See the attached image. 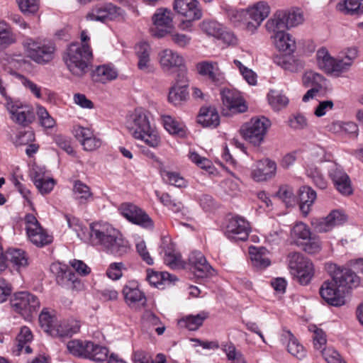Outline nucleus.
Here are the masks:
<instances>
[{
  "mask_svg": "<svg viewBox=\"0 0 363 363\" xmlns=\"http://www.w3.org/2000/svg\"><path fill=\"white\" fill-rule=\"evenodd\" d=\"M285 337L289 338L287 344V350L293 356L301 359L306 355V352L303 347L299 344L298 340L294 337L290 331L285 333Z\"/></svg>",
  "mask_w": 363,
  "mask_h": 363,
  "instance_id": "obj_41",
  "label": "nucleus"
},
{
  "mask_svg": "<svg viewBox=\"0 0 363 363\" xmlns=\"http://www.w3.org/2000/svg\"><path fill=\"white\" fill-rule=\"evenodd\" d=\"M223 350L229 360H236L237 362L244 360L242 353L236 350L233 343L230 342L223 345Z\"/></svg>",
  "mask_w": 363,
  "mask_h": 363,
  "instance_id": "obj_62",
  "label": "nucleus"
},
{
  "mask_svg": "<svg viewBox=\"0 0 363 363\" xmlns=\"http://www.w3.org/2000/svg\"><path fill=\"white\" fill-rule=\"evenodd\" d=\"M270 125L271 122L266 117H255L242 125L240 128V133L245 140L249 143L254 145H259L263 141Z\"/></svg>",
  "mask_w": 363,
  "mask_h": 363,
  "instance_id": "obj_7",
  "label": "nucleus"
},
{
  "mask_svg": "<svg viewBox=\"0 0 363 363\" xmlns=\"http://www.w3.org/2000/svg\"><path fill=\"white\" fill-rule=\"evenodd\" d=\"M67 269L66 265L61 264H52L50 269L56 275L57 283L61 286H67Z\"/></svg>",
  "mask_w": 363,
  "mask_h": 363,
  "instance_id": "obj_53",
  "label": "nucleus"
},
{
  "mask_svg": "<svg viewBox=\"0 0 363 363\" xmlns=\"http://www.w3.org/2000/svg\"><path fill=\"white\" fill-rule=\"evenodd\" d=\"M291 237L295 239V242L298 246L301 245L306 240H308V239L313 235L311 233L308 226L302 223H297L292 228Z\"/></svg>",
  "mask_w": 363,
  "mask_h": 363,
  "instance_id": "obj_37",
  "label": "nucleus"
},
{
  "mask_svg": "<svg viewBox=\"0 0 363 363\" xmlns=\"http://www.w3.org/2000/svg\"><path fill=\"white\" fill-rule=\"evenodd\" d=\"M11 118L16 123L22 126H28L35 120L33 111L28 106H11L9 110Z\"/></svg>",
  "mask_w": 363,
  "mask_h": 363,
  "instance_id": "obj_26",
  "label": "nucleus"
},
{
  "mask_svg": "<svg viewBox=\"0 0 363 363\" xmlns=\"http://www.w3.org/2000/svg\"><path fill=\"white\" fill-rule=\"evenodd\" d=\"M220 96L223 106L233 113H244L247 111V106L238 91L223 89L220 91Z\"/></svg>",
  "mask_w": 363,
  "mask_h": 363,
  "instance_id": "obj_15",
  "label": "nucleus"
},
{
  "mask_svg": "<svg viewBox=\"0 0 363 363\" xmlns=\"http://www.w3.org/2000/svg\"><path fill=\"white\" fill-rule=\"evenodd\" d=\"M272 32L274 33L273 36L274 45L279 51L290 55L295 50V40L289 33L284 31V29Z\"/></svg>",
  "mask_w": 363,
  "mask_h": 363,
  "instance_id": "obj_23",
  "label": "nucleus"
},
{
  "mask_svg": "<svg viewBox=\"0 0 363 363\" xmlns=\"http://www.w3.org/2000/svg\"><path fill=\"white\" fill-rule=\"evenodd\" d=\"M25 53L38 64H47L51 62L56 50L54 43L47 40L27 38L23 42Z\"/></svg>",
  "mask_w": 363,
  "mask_h": 363,
  "instance_id": "obj_4",
  "label": "nucleus"
},
{
  "mask_svg": "<svg viewBox=\"0 0 363 363\" xmlns=\"http://www.w3.org/2000/svg\"><path fill=\"white\" fill-rule=\"evenodd\" d=\"M332 280L337 287L342 289L344 294L349 289L356 288L359 284V277L350 269L337 267L330 264L328 267Z\"/></svg>",
  "mask_w": 363,
  "mask_h": 363,
  "instance_id": "obj_10",
  "label": "nucleus"
},
{
  "mask_svg": "<svg viewBox=\"0 0 363 363\" xmlns=\"http://www.w3.org/2000/svg\"><path fill=\"white\" fill-rule=\"evenodd\" d=\"M276 169L275 162L269 159H264L259 162V166L252 171V177L257 182L266 181L274 175Z\"/></svg>",
  "mask_w": 363,
  "mask_h": 363,
  "instance_id": "obj_24",
  "label": "nucleus"
},
{
  "mask_svg": "<svg viewBox=\"0 0 363 363\" xmlns=\"http://www.w3.org/2000/svg\"><path fill=\"white\" fill-rule=\"evenodd\" d=\"M163 123L165 129L171 134L184 135L185 133L184 125L174 120L170 116H163Z\"/></svg>",
  "mask_w": 363,
  "mask_h": 363,
  "instance_id": "obj_47",
  "label": "nucleus"
},
{
  "mask_svg": "<svg viewBox=\"0 0 363 363\" xmlns=\"http://www.w3.org/2000/svg\"><path fill=\"white\" fill-rule=\"evenodd\" d=\"M253 21L262 22L269 14L270 7L267 2L259 1L246 11Z\"/></svg>",
  "mask_w": 363,
  "mask_h": 363,
  "instance_id": "obj_32",
  "label": "nucleus"
},
{
  "mask_svg": "<svg viewBox=\"0 0 363 363\" xmlns=\"http://www.w3.org/2000/svg\"><path fill=\"white\" fill-rule=\"evenodd\" d=\"M33 340V335L30 330L26 327H22L19 334L16 337V347L19 353L25 347L26 344Z\"/></svg>",
  "mask_w": 363,
  "mask_h": 363,
  "instance_id": "obj_56",
  "label": "nucleus"
},
{
  "mask_svg": "<svg viewBox=\"0 0 363 363\" xmlns=\"http://www.w3.org/2000/svg\"><path fill=\"white\" fill-rule=\"evenodd\" d=\"M174 10L182 16L191 19H200L202 11L197 0H174Z\"/></svg>",
  "mask_w": 363,
  "mask_h": 363,
  "instance_id": "obj_19",
  "label": "nucleus"
},
{
  "mask_svg": "<svg viewBox=\"0 0 363 363\" xmlns=\"http://www.w3.org/2000/svg\"><path fill=\"white\" fill-rule=\"evenodd\" d=\"M121 9L112 4H99L94 6L86 15V18L91 21L104 22L108 18H111L116 14H120Z\"/></svg>",
  "mask_w": 363,
  "mask_h": 363,
  "instance_id": "obj_21",
  "label": "nucleus"
},
{
  "mask_svg": "<svg viewBox=\"0 0 363 363\" xmlns=\"http://www.w3.org/2000/svg\"><path fill=\"white\" fill-rule=\"evenodd\" d=\"M11 308L26 318H30L40 308L37 296L28 291L15 293L10 301Z\"/></svg>",
  "mask_w": 363,
  "mask_h": 363,
  "instance_id": "obj_8",
  "label": "nucleus"
},
{
  "mask_svg": "<svg viewBox=\"0 0 363 363\" xmlns=\"http://www.w3.org/2000/svg\"><path fill=\"white\" fill-rule=\"evenodd\" d=\"M222 25L213 21H204L201 23V29L207 35L219 38L223 29Z\"/></svg>",
  "mask_w": 363,
  "mask_h": 363,
  "instance_id": "obj_54",
  "label": "nucleus"
},
{
  "mask_svg": "<svg viewBox=\"0 0 363 363\" xmlns=\"http://www.w3.org/2000/svg\"><path fill=\"white\" fill-rule=\"evenodd\" d=\"M299 247L306 253L314 255L318 253L321 249V242L316 235H312L308 240H306Z\"/></svg>",
  "mask_w": 363,
  "mask_h": 363,
  "instance_id": "obj_50",
  "label": "nucleus"
},
{
  "mask_svg": "<svg viewBox=\"0 0 363 363\" xmlns=\"http://www.w3.org/2000/svg\"><path fill=\"white\" fill-rule=\"evenodd\" d=\"M303 84L305 87L316 88L320 89L325 81L324 77L313 71L306 72L302 78Z\"/></svg>",
  "mask_w": 363,
  "mask_h": 363,
  "instance_id": "obj_42",
  "label": "nucleus"
},
{
  "mask_svg": "<svg viewBox=\"0 0 363 363\" xmlns=\"http://www.w3.org/2000/svg\"><path fill=\"white\" fill-rule=\"evenodd\" d=\"M289 267L294 278L301 285H307L314 275L312 262L299 252H291L288 256Z\"/></svg>",
  "mask_w": 363,
  "mask_h": 363,
  "instance_id": "obj_6",
  "label": "nucleus"
},
{
  "mask_svg": "<svg viewBox=\"0 0 363 363\" xmlns=\"http://www.w3.org/2000/svg\"><path fill=\"white\" fill-rule=\"evenodd\" d=\"M304 21L303 11L298 8L277 11L265 25L268 31L290 28L301 24Z\"/></svg>",
  "mask_w": 363,
  "mask_h": 363,
  "instance_id": "obj_5",
  "label": "nucleus"
},
{
  "mask_svg": "<svg viewBox=\"0 0 363 363\" xmlns=\"http://www.w3.org/2000/svg\"><path fill=\"white\" fill-rule=\"evenodd\" d=\"M269 104L274 110L279 111L286 107L289 103L288 98L277 91H271L268 94Z\"/></svg>",
  "mask_w": 363,
  "mask_h": 363,
  "instance_id": "obj_46",
  "label": "nucleus"
},
{
  "mask_svg": "<svg viewBox=\"0 0 363 363\" xmlns=\"http://www.w3.org/2000/svg\"><path fill=\"white\" fill-rule=\"evenodd\" d=\"M277 196L281 199L286 205L291 206L294 201V191L288 186H282L277 193Z\"/></svg>",
  "mask_w": 363,
  "mask_h": 363,
  "instance_id": "obj_60",
  "label": "nucleus"
},
{
  "mask_svg": "<svg viewBox=\"0 0 363 363\" xmlns=\"http://www.w3.org/2000/svg\"><path fill=\"white\" fill-rule=\"evenodd\" d=\"M80 329L79 322L74 319H69L60 321L55 324L52 331V336L60 337H69L78 333Z\"/></svg>",
  "mask_w": 363,
  "mask_h": 363,
  "instance_id": "obj_25",
  "label": "nucleus"
},
{
  "mask_svg": "<svg viewBox=\"0 0 363 363\" xmlns=\"http://www.w3.org/2000/svg\"><path fill=\"white\" fill-rule=\"evenodd\" d=\"M158 57L160 64L164 71H169L172 68L182 67L184 63L183 57L170 49L162 50L159 53Z\"/></svg>",
  "mask_w": 363,
  "mask_h": 363,
  "instance_id": "obj_22",
  "label": "nucleus"
},
{
  "mask_svg": "<svg viewBox=\"0 0 363 363\" xmlns=\"http://www.w3.org/2000/svg\"><path fill=\"white\" fill-rule=\"evenodd\" d=\"M27 235L30 240L38 247H42L52 242L51 237L47 235L40 226H38L36 230L35 228H30L27 231Z\"/></svg>",
  "mask_w": 363,
  "mask_h": 363,
  "instance_id": "obj_36",
  "label": "nucleus"
},
{
  "mask_svg": "<svg viewBox=\"0 0 363 363\" xmlns=\"http://www.w3.org/2000/svg\"><path fill=\"white\" fill-rule=\"evenodd\" d=\"M189 159L195 163L197 166L201 167V169L210 171L213 167L212 162L211 160L206 157H203L200 156L196 152H190Z\"/></svg>",
  "mask_w": 363,
  "mask_h": 363,
  "instance_id": "obj_63",
  "label": "nucleus"
},
{
  "mask_svg": "<svg viewBox=\"0 0 363 363\" xmlns=\"http://www.w3.org/2000/svg\"><path fill=\"white\" fill-rule=\"evenodd\" d=\"M127 128L133 137L145 141L149 146L155 147L159 145L160 138L151 128L145 111L135 110L127 122Z\"/></svg>",
  "mask_w": 363,
  "mask_h": 363,
  "instance_id": "obj_3",
  "label": "nucleus"
},
{
  "mask_svg": "<svg viewBox=\"0 0 363 363\" xmlns=\"http://www.w3.org/2000/svg\"><path fill=\"white\" fill-rule=\"evenodd\" d=\"M337 6L345 14L359 16L363 13V0H345Z\"/></svg>",
  "mask_w": 363,
  "mask_h": 363,
  "instance_id": "obj_34",
  "label": "nucleus"
},
{
  "mask_svg": "<svg viewBox=\"0 0 363 363\" xmlns=\"http://www.w3.org/2000/svg\"><path fill=\"white\" fill-rule=\"evenodd\" d=\"M89 237L94 245H100L107 252L116 256H123L130 251L128 242L118 230L108 223H91Z\"/></svg>",
  "mask_w": 363,
  "mask_h": 363,
  "instance_id": "obj_1",
  "label": "nucleus"
},
{
  "mask_svg": "<svg viewBox=\"0 0 363 363\" xmlns=\"http://www.w3.org/2000/svg\"><path fill=\"white\" fill-rule=\"evenodd\" d=\"M123 294L125 302L130 306H145L146 304V296L135 281H130L123 287Z\"/></svg>",
  "mask_w": 363,
  "mask_h": 363,
  "instance_id": "obj_20",
  "label": "nucleus"
},
{
  "mask_svg": "<svg viewBox=\"0 0 363 363\" xmlns=\"http://www.w3.org/2000/svg\"><path fill=\"white\" fill-rule=\"evenodd\" d=\"M322 355L328 363H346L340 354L333 348H324Z\"/></svg>",
  "mask_w": 363,
  "mask_h": 363,
  "instance_id": "obj_64",
  "label": "nucleus"
},
{
  "mask_svg": "<svg viewBox=\"0 0 363 363\" xmlns=\"http://www.w3.org/2000/svg\"><path fill=\"white\" fill-rule=\"evenodd\" d=\"M345 220V216L340 211L333 210L325 218H313L311 225L315 231L323 233L330 231L335 226L344 223Z\"/></svg>",
  "mask_w": 363,
  "mask_h": 363,
  "instance_id": "obj_16",
  "label": "nucleus"
},
{
  "mask_svg": "<svg viewBox=\"0 0 363 363\" xmlns=\"http://www.w3.org/2000/svg\"><path fill=\"white\" fill-rule=\"evenodd\" d=\"M189 269L197 279H205L214 276L215 269L207 262L201 252H193L189 257Z\"/></svg>",
  "mask_w": 363,
  "mask_h": 363,
  "instance_id": "obj_14",
  "label": "nucleus"
},
{
  "mask_svg": "<svg viewBox=\"0 0 363 363\" xmlns=\"http://www.w3.org/2000/svg\"><path fill=\"white\" fill-rule=\"evenodd\" d=\"M160 174L166 183L177 187H184L186 185V180L175 172H171L165 169H160Z\"/></svg>",
  "mask_w": 363,
  "mask_h": 363,
  "instance_id": "obj_44",
  "label": "nucleus"
},
{
  "mask_svg": "<svg viewBox=\"0 0 363 363\" xmlns=\"http://www.w3.org/2000/svg\"><path fill=\"white\" fill-rule=\"evenodd\" d=\"M326 169L328 177L339 193L343 196L352 194L353 188L350 178L340 165L335 162H328Z\"/></svg>",
  "mask_w": 363,
  "mask_h": 363,
  "instance_id": "obj_11",
  "label": "nucleus"
},
{
  "mask_svg": "<svg viewBox=\"0 0 363 363\" xmlns=\"http://www.w3.org/2000/svg\"><path fill=\"white\" fill-rule=\"evenodd\" d=\"M252 264L257 269H264L270 264L269 259L262 252L260 248L250 249Z\"/></svg>",
  "mask_w": 363,
  "mask_h": 363,
  "instance_id": "obj_40",
  "label": "nucleus"
},
{
  "mask_svg": "<svg viewBox=\"0 0 363 363\" xmlns=\"http://www.w3.org/2000/svg\"><path fill=\"white\" fill-rule=\"evenodd\" d=\"M92 52L88 44L72 43L64 54L63 60L69 72L82 77L89 70Z\"/></svg>",
  "mask_w": 363,
  "mask_h": 363,
  "instance_id": "obj_2",
  "label": "nucleus"
},
{
  "mask_svg": "<svg viewBox=\"0 0 363 363\" xmlns=\"http://www.w3.org/2000/svg\"><path fill=\"white\" fill-rule=\"evenodd\" d=\"M19 9L24 14H33L38 10V0H17Z\"/></svg>",
  "mask_w": 363,
  "mask_h": 363,
  "instance_id": "obj_59",
  "label": "nucleus"
},
{
  "mask_svg": "<svg viewBox=\"0 0 363 363\" xmlns=\"http://www.w3.org/2000/svg\"><path fill=\"white\" fill-rule=\"evenodd\" d=\"M117 71L108 65H100L96 67L91 72L92 80L96 82L106 83L116 79Z\"/></svg>",
  "mask_w": 363,
  "mask_h": 363,
  "instance_id": "obj_29",
  "label": "nucleus"
},
{
  "mask_svg": "<svg viewBox=\"0 0 363 363\" xmlns=\"http://www.w3.org/2000/svg\"><path fill=\"white\" fill-rule=\"evenodd\" d=\"M121 213L131 223L146 228H152L153 222L148 215L137 206L124 203L120 206Z\"/></svg>",
  "mask_w": 363,
  "mask_h": 363,
  "instance_id": "obj_13",
  "label": "nucleus"
},
{
  "mask_svg": "<svg viewBox=\"0 0 363 363\" xmlns=\"http://www.w3.org/2000/svg\"><path fill=\"white\" fill-rule=\"evenodd\" d=\"M310 330L313 332V340L314 347L322 352L324 350L323 347L326 344V337L324 332L315 325L311 326Z\"/></svg>",
  "mask_w": 363,
  "mask_h": 363,
  "instance_id": "obj_57",
  "label": "nucleus"
},
{
  "mask_svg": "<svg viewBox=\"0 0 363 363\" xmlns=\"http://www.w3.org/2000/svg\"><path fill=\"white\" fill-rule=\"evenodd\" d=\"M173 13L167 8H158L152 16V26L150 28L153 37L161 38L170 34L174 28Z\"/></svg>",
  "mask_w": 363,
  "mask_h": 363,
  "instance_id": "obj_9",
  "label": "nucleus"
},
{
  "mask_svg": "<svg viewBox=\"0 0 363 363\" xmlns=\"http://www.w3.org/2000/svg\"><path fill=\"white\" fill-rule=\"evenodd\" d=\"M55 319V317L50 315L47 308H43L39 315L40 327L50 335H52L53 328L55 327V325H54Z\"/></svg>",
  "mask_w": 363,
  "mask_h": 363,
  "instance_id": "obj_49",
  "label": "nucleus"
},
{
  "mask_svg": "<svg viewBox=\"0 0 363 363\" xmlns=\"http://www.w3.org/2000/svg\"><path fill=\"white\" fill-rule=\"evenodd\" d=\"M250 232V223L244 218L234 216L228 220L225 234L227 238L234 241H245Z\"/></svg>",
  "mask_w": 363,
  "mask_h": 363,
  "instance_id": "obj_12",
  "label": "nucleus"
},
{
  "mask_svg": "<svg viewBox=\"0 0 363 363\" xmlns=\"http://www.w3.org/2000/svg\"><path fill=\"white\" fill-rule=\"evenodd\" d=\"M197 121L203 127L214 128L220 124V116L215 108H201Z\"/></svg>",
  "mask_w": 363,
  "mask_h": 363,
  "instance_id": "obj_27",
  "label": "nucleus"
},
{
  "mask_svg": "<svg viewBox=\"0 0 363 363\" xmlns=\"http://www.w3.org/2000/svg\"><path fill=\"white\" fill-rule=\"evenodd\" d=\"M186 86L187 84H176L173 86L169 92V101L174 105H178L182 101H186L189 96Z\"/></svg>",
  "mask_w": 363,
  "mask_h": 363,
  "instance_id": "obj_39",
  "label": "nucleus"
},
{
  "mask_svg": "<svg viewBox=\"0 0 363 363\" xmlns=\"http://www.w3.org/2000/svg\"><path fill=\"white\" fill-rule=\"evenodd\" d=\"M33 182L36 188L42 194H49L55 186V180L52 178H45L43 175L35 172L33 177Z\"/></svg>",
  "mask_w": 363,
  "mask_h": 363,
  "instance_id": "obj_38",
  "label": "nucleus"
},
{
  "mask_svg": "<svg viewBox=\"0 0 363 363\" xmlns=\"http://www.w3.org/2000/svg\"><path fill=\"white\" fill-rule=\"evenodd\" d=\"M308 176L312 179L316 187L320 189H325L328 187V182L325 179L323 174L317 167H311L307 170Z\"/></svg>",
  "mask_w": 363,
  "mask_h": 363,
  "instance_id": "obj_52",
  "label": "nucleus"
},
{
  "mask_svg": "<svg viewBox=\"0 0 363 363\" xmlns=\"http://www.w3.org/2000/svg\"><path fill=\"white\" fill-rule=\"evenodd\" d=\"M67 348L73 355L86 358L89 352V350L92 348L91 342L79 340H71L67 344Z\"/></svg>",
  "mask_w": 363,
  "mask_h": 363,
  "instance_id": "obj_33",
  "label": "nucleus"
},
{
  "mask_svg": "<svg viewBox=\"0 0 363 363\" xmlns=\"http://www.w3.org/2000/svg\"><path fill=\"white\" fill-rule=\"evenodd\" d=\"M147 278L148 282L156 287H160L162 285L167 283L168 284L177 280L176 277L169 274L168 272H158L152 269L147 270Z\"/></svg>",
  "mask_w": 363,
  "mask_h": 363,
  "instance_id": "obj_31",
  "label": "nucleus"
},
{
  "mask_svg": "<svg viewBox=\"0 0 363 363\" xmlns=\"http://www.w3.org/2000/svg\"><path fill=\"white\" fill-rule=\"evenodd\" d=\"M288 125L294 130H302L308 126L307 119L300 113L291 115L288 120Z\"/></svg>",
  "mask_w": 363,
  "mask_h": 363,
  "instance_id": "obj_58",
  "label": "nucleus"
},
{
  "mask_svg": "<svg viewBox=\"0 0 363 363\" xmlns=\"http://www.w3.org/2000/svg\"><path fill=\"white\" fill-rule=\"evenodd\" d=\"M316 58L319 67L327 72H330V70L333 69L335 58L330 56L328 50L325 48H320L317 51Z\"/></svg>",
  "mask_w": 363,
  "mask_h": 363,
  "instance_id": "obj_43",
  "label": "nucleus"
},
{
  "mask_svg": "<svg viewBox=\"0 0 363 363\" xmlns=\"http://www.w3.org/2000/svg\"><path fill=\"white\" fill-rule=\"evenodd\" d=\"M331 281H325L320 289L321 297L329 304L340 306L345 303V294Z\"/></svg>",
  "mask_w": 363,
  "mask_h": 363,
  "instance_id": "obj_18",
  "label": "nucleus"
},
{
  "mask_svg": "<svg viewBox=\"0 0 363 363\" xmlns=\"http://www.w3.org/2000/svg\"><path fill=\"white\" fill-rule=\"evenodd\" d=\"M198 73L208 78L215 85H220L225 82L224 74L221 72L218 62L202 61L196 64Z\"/></svg>",
  "mask_w": 363,
  "mask_h": 363,
  "instance_id": "obj_17",
  "label": "nucleus"
},
{
  "mask_svg": "<svg viewBox=\"0 0 363 363\" xmlns=\"http://www.w3.org/2000/svg\"><path fill=\"white\" fill-rule=\"evenodd\" d=\"M92 348L89 350V352L86 358L92 359L96 362H102L106 359L108 354V350L106 347L99 345H95L91 342Z\"/></svg>",
  "mask_w": 363,
  "mask_h": 363,
  "instance_id": "obj_51",
  "label": "nucleus"
},
{
  "mask_svg": "<svg viewBox=\"0 0 363 363\" xmlns=\"http://www.w3.org/2000/svg\"><path fill=\"white\" fill-rule=\"evenodd\" d=\"M207 316V314L204 312L196 315H189L184 320L185 325L189 330H196L203 324Z\"/></svg>",
  "mask_w": 363,
  "mask_h": 363,
  "instance_id": "obj_55",
  "label": "nucleus"
},
{
  "mask_svg": "<svg viewBox=\"0 0 363 363\" xmlns=\"http://www.w3.org/2000/svg\"><path fill=\"white\" fill-rule=\"evenodd\" d=\"M8 262H11L17 269L28 266V257L26 252L21 249H9L7 250Z\"/></svg>",
  "mask_w": 363,
  "mask_h": 363,
  "instance_id": "obj_35",
  "label": "nucleus"
},
{
  "mask_svg": "<svg viewBox=\"0 0 363 363\" xmlns=\"http://www.w3.org/2000/svg\"><path fill=\"white\" fill-rule=\"evenodd\" d=\"M283 67L286 70L291 72H296L303 67V63L299 60H296L291 57L282 58Z\"/></svg>",
  "mask_w": 363,
  "mask_h": 363,
  "instance_id": "obj_61",
  "label": "nucleus"
},
{
  "mask_svg": "<svg viewBox=\"0 0 363 363\" xmlns=\"http://www.w3.org/2000/svg\"><path fill=\"white\" fill-rule=\"evenodd\" d=\"M16 42V35L11 26L5 21L0 20V51Z\"/></svg>",
  "mask_w": 363,
  "mask_h": 363,
  "instance_id": "obj_30",
  "label": "nucleus"
},
{
  "mask_svg": "<svg viewBox=\"0 0 363 363\" xmlns=\"http://www.w3.org/2000/svg\"><path fill=\"white\" fill-rule=\"evenodd\" d=\"M36 108V113L40 125L46 129L55 127L56 124L55 120L50 115L45 108L38 105Z\"/></svg>",
  "mask_w": 363,
  "mask_h": 363,
  "instance_id": "obj_48",
  "label": "nucleus"
},
{
  "mask_svg": "<svg viewBox=\"0 0 363 363\" xmlns=\"http://www.w3.org/2000/svg\"><path fill=\"white\" fill-rule=\"evenodd\" d=\"M316 196L315 191L310 186H304L299 189V207L304 216H307L309 213Z\"/></svg>",
  "mask_w": 363,
  "mask_h": 363,
  "instance_id": "obj_28",
  "label": "nucleus"
},
{
  "mask_svg": "<svg viewBox=\"0 0 363 363\" xmlns=\"http://www.w3.org/2000/svg\"><path fill=\"white\" fill-rule=\"evenodd\" d=\"M73 191L79 203H85L92 197L90 188L81 181L75 182Z\"/></svg>",
  "mask_w": 363,
  "mask_h": 363,
  "instance_id": "obj_45",
  "label": "nucleus"
}]
</instances>
